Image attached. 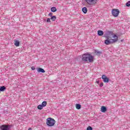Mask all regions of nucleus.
I'll use <instances>...</instances> for the list:
<instances>
[{
  "instance_id": "obj_1",
  "label": "nucleus",
  "mask_w": 130,
  "mask_h": 130,
  "mask_svg": "<svg viewBox=\"0 0 130 130\" xmlns=\"http://www.w3.org/2000/svg\"><path fill=\"white\" fill-rule=\"evenodd\" d=\"M103 37H105L106 39L105 41L106 45L113 44L118 40V37L116 35H113V32L111 31H106Z\"/></svg>"
},
{
  "instance_id": "obj_2",
  "label": "nucleus",
  "mask_w": 130,
  "mask_h": 130,
  "mask_svg": "<svg viewBox=\"0 0 130 130\" xmlns=\"http://www.w3.org/2000/svg\"><path fill=\"white\" fill-rule=\"evenodd\" d=\"M82 61L84 62H93L94 61V56L90 54L89 52H86L82 55Z\"/></svg>"
},
{
  "instance_id": "obj_3",
  "label": "nucleus",
  "mask_w": 130,
  "mask_h": 130,
  "mask_svg": "<svg viewBox=\"0 0 130 130\" xmlns=\"http://www.w3.org/2000/svg\"><path fill=\"white\" fill-rule=\"evenodd\" d=\"M46 124L48 126H53L55 124V120L49 117L46 119Z\"/></svg>"
},
{
  "instance_id": "obj_4",
  "label": "nucleus",
  "mask_w": 130,
  "mask_h": 130,
  "mask_svg": "<svg viewBox=\"0 0 130 130\" xmlns=\"http://www.w3.org/2000/svg\"><path fill=\"white\" fill-rule=\"evenodd\" d=\"M119 10L116 9H113L112 10V15L113 16V17H118V15H119Z\"/></svg>"
},
{
  "instance_id": "obj_5",
  "label": "nucleus",
  "mask_w": 130,
  "mask_h": 130,
  "mask_svg": "<svg viewBox=\"0 0 130 130\" xmlns=\"http://www.w3.org/2000/svg\"><path fill=\"white\" fill-rule=\"evenodd\" d=\"M85 2L88 5H95L97 3V0H85Z\"/></svg>"
},
{
  "instance_id": "obj_6",
  "label": "nucleus",
  "mask_w": 130,
  "mask_h": 130,
  "mask_svg": "<svg viewBox=\"0 0 130 130\" xmlns=\"http://www.w3.org/2000/svg\"><path fill=\"white\" fill-rule=\"evenodd\" d=\"M102 79L103 80L104 83H108L109 82V78L105 75H103Z\"/></svg>"
},
{
  "instance_id": "obj_7",
  "label": "nucleus",
  "mask_w": 130,
  "mask_h": 130,
  "mask_svg": "<svg viewBox=\"0 0 130 130\" xmlns=\"http://www.w3.org/2000/svg\"><path fill=\"white\" fill-rule=\"evenodd\" d=\"M101 111L104 113L107 111V108L105 106H102L101 108Z\"/></svg>"
},
{
  "instance_id": "obj_8",
  "label": "nucleus",
  "mask_w": 130,
  "mask_h": 130,
  "mask_svg": "<svg viewBox=\"0 0 130 130\" xmlns=\"http://www.w3.org/2000/svg\"><path fill=\"white\" fill-rule=\"evenodd\" d=\"M1 128L2 130H9V126L7 125H3L1 126Z\"/></svg>"
},
{
  "instance_id": "obj_9",
  "label": "nucleus",
  "mask_w": 130,
  "mask_h": 130,
  "mask_svg": "<svg viewBox=\"0 0 130 130\" xmlns=\"http://www.w3.org/2000/svg\"><path fill=\"white\" fill-rule=\"evenodd\" d=\"M94 53L98 56H100L102 54V52L99 51L98 50H94Z\"/></svg>"
},
{
  "instance_id": "obj_10",
  "label": "nucleus",
  "mask_w": 130,
  "mask_h": 130,
  "mask_svg": "<svg viewBox=\"0 0 130 130\" xmlns=\"http://www.w3.org/2000/svg\"><path fill=\"white\" fill-rule=\"evenodd\" d=\"M98 36H103V35H104V32H103V30H98Z\"/></svg>"
},
{
  "instance_id": "obj_11",
  "label": "nucleus",
  "mask_w": 130,
  "mask_h": 130,
  "mask_svg": "<svg viewBox=\"0 0 130 130\" xmlns=\"http://www.w3.org/2000/svg\"><path fill=\"white\" fill-rule=\"evenodd\" d=\"M37 72H38V73H45V70H44V69H43L41 68H39L37 69Z\"/></svg>"
},
{
  "instance_id": "obj_12",
  "label": "nucleus",
  "mask_w": 130,
  "mask_h": 130,
  "mask_svg": "<svg viewBox=\"0 0 130 130\" xmlns=\"http://www.w3.org/2000/svg\"><path fill=\"white\" fill-rule=\"evenodd\" d=\"M6 89L7 87L5 86H0V92H4V91H6Z\"/></svg>"
},
{
  "instance_id": "obj_13",
  "label": "nucleus",
  "mask_w": 130,
  "mask_h": 130,
  "mask_svg": "<svg viewBox=\"0 0 130 130\" xmlns=\"http://www.w3.org/2000/svg\"><path fill=\"white\" fill-rule=\"evenodd\" d=\"M82 12L83 14H87V12H88V9L86 7H83L82 8Z\"/></svg>"
},
{
  "instance_id": "obj_14",
  "label": "nucleus",
  "mask_w": 130,
  "mask_h": 130,
  "mask_svg": "<svg viewBox=\"0 0 130 130\" xmlns=\"http://www.w3.org/2000/svg\"><path fill=\"white\" fill-rule=\"evenodd\" d=\"M56 11H57V9H56V7H52L51 8V11L52 13H55V12H56Z\"/></svg>"
},
{
  "instance_id": "obj_15",
  "label": "nucleus",
  "mask_w": 130,
  "mask_h": 130,
  "mask_svg": "<svg viewBox=\"0 0 130 130\" xmlns=\"http://www.w3.org/2000/svg\"><path fill=\"white\" fill-rule=\"evenodd\" d=\"M14 45L16 47L19 46H20V42H19V41H18V40L15 41Z\"/></svg>"
},
{
  "instance_id": "obj_16",
  "label": "nucleus",
  "mask_w": 130,
  "mask_h": 130,
  "mask_svg": "<svg viewBox=\"0 0 130 130\" xmlns=\"http://www.w3.org/2000/svg\"><path fill=\"white\" fill-rule=\"evenodd\" d=\"M81 107H82V106L80 104H77L76 105V109H78V110L81 109Z\"/></svg>"
},
{
  "instance_id": "obj_17",
  "label": "nucleus",
  "mask_w": 130,
  "mask_h": 130,
  "mask_svg": "<svg viewBox=\"0 0 130 130\" xmlns=\"http://www.w3.org/2000/svg\"><path fill=\"white\" fill-rule=\"evenodd\" d=\"M41 105H42V106H43L44 107H45V106H46V105H47V101H43Z\"/></svg>"
},
{
  "instance_id": "obj_18",
  "label": "nucleus",
  "mask_w": 130,
  "mask_h": 130,
  "mask_svg": "<svg viewBox=\"0 0 130 130\" xmlns=\"http://www.w3.org/2000/svg\"><path fill=\"white\" fill-rule=\"evenodd\" d=\"M51 20H52V21H55V20H56V16H52V17H51Z\"/></svg>"
},
{
  "instance_id": "obj_19",
  "label": "nucleus",
  "mask_w": 130,
  "mask_h": 130,
  "mask_svg": "<svg viewBox=\"0 0 130 130\" xmlns=\"http://www.w3.org/2000/svg\"><path fill=\"white\" fill-rule=\"evenodd\" d=\"M43 106H42V105H40L39 106H38V109H39L40 110H41L42 109H43Z\"/></svg>"
},
{
  "instance_id": "obj_20",
  "label": "nucleus",
  "mask_w": 130,
  "mask_h": 130,
  "mask_svg": "<svg viewBox=\"0 0 130 130\" xmlns=\"http://www.w3.org/2000/svg\"><path fill=\"white\" fill-rule=\"evenodd\" d=\"M125 5H126V7H130V1H128V2L126 3Z\"/></svg>"
},
{
  "instance_id": "obj_21",
  "label": "nucleus",
  "mask_w": 130,
  "mask_h": 130,
  "mask_svg": "<svg viewBox=\"0 0 130 130\" xmlns=\"http://www.w3.org/2000/svg\"><path fill=\"white\" fill-rule=\"evenodd\" d=\"M86 130H93V128L90 126H88V127L86 128Z\"/></svg>"
},
{
  "instance_id": "obj_22",
  "label": "nucleus",
  "mask_w": 130,
  "mask_h": 130,
  "mask_svg": "<svg viewBox=\"0 0 130 130\" xmlns=\"http://www.w3.org/2000/svg\"><path fill=\"white\" fill-rule=\"evenodd\" d=\"M50 20H51V18H47V23H50L51 22Z\"/></svg>"
},
{
  "instance_id": "obj_23",
  "label": "nucleus",
  "mask_w": 130,
  "mask_h": 130,
  "mask_svg": "<svg viewBox=\"0 0 130 130\" xmlns=\"http://www.w3.org/2000/svg\"><path fill=\"white\" fill-rule=\"evenodd\" d=\"M104 85V84L103 83V82H102L100 84V88H102V87H103V85Z\"/></svg>"
},
{
  "instance_id": "obj_24",
  "label": "nucleus",
  "mask_w": 130,
  "mask_h": 130,
  "mask_svg": "<svg viewBox=\"0 0 130 130\" xmlns=\"http://www.w3.org/2000/svg\"><path fill=\"white\" fill-rule=\"evenodd\" d=\"M52 15H53V13L51 12L48 14V16H49L50 17H52Z\"/></svg>"
},
{
  "instance_id": "obj_25",
  "label": "nucleus",
  "mask_w": 130,
  "mask_h": 130,
  "mask_svg": "<svg viewBox=\"0 0 130 130\" xmlns=\"http://www.w3.org/2000/svg\"><path fill=\"white\" fill-rule=\"evenodd\" d=\"M31 70H32V71H34L35 70V67H31Z\"/></svg>"
},
{
  "instance_id": "obj_26",
  "label": "nucleus",
  "mask_w": 130,
  "mask_h": 130,
  "mask_svg": "<svg viewBox=\"0 0 130 130\" xmlns=\"http://www.w3.org/2000/svg\"><path fill=\"white\" fill-rule=\"evenodd\" d=\"M97 84H100V81L98 80L96 81Z\"/></svg>"
},
{
  "instance_id": "obj_27",
  "label": "nucleus",
  "mask_w": 130,
  "mask_h": 130,
  "mask_svg": "<svg viewBox=\"0 0 130 130\" xmlns=\"http://www.w3.org/2000/svg\"><path fill=\"white\" fill-rule=\"evenodd\" d=\"M120 41H121V42H122L124 41V39L121 40Z\"/></svg>"
},
{
  "instance_id": "obj_28",
  "label": "nucleus",
  "mask_w": 130,
  "mask_h": 130,
  "mask_svg": "<svg viewBox=\"0 0 130 130\" xmlns=\"http://www.w3.org/2000/svg\"><path fill=\"white\" fill-rule=\"evenodd\" d=\"M28 130H32V128L31 127H29Z\"/></svg>"
}]
</instances>
